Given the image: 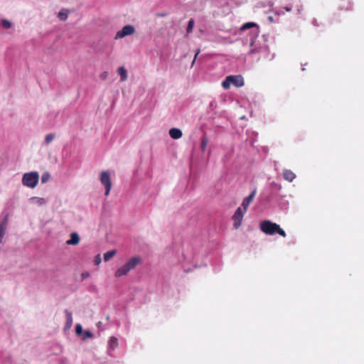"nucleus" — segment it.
Segmentation results:
<instances>
[{"instance_id": "9", "label": "nucleus", "mask_w": 364, "mask_h": 364, "mask_svg": "<svg viewBox=\"0 0 364 364\" xmlns=\"http://www.w3.org/2000/svg\"><path fill=\"white\" fill-rule=\"evenodd\" d=\"M9 223V214H6L0 223V243L5 235Z\"/></svg>"}, {"instance_id": "8", "label": "nucleus", "mask_w": 364, "mask_h": 364, "mask_svg": "<svg viewBox=\"0 0 364 364\" xmlns=\"http://www.w3.org/2000/svg\"><path fill=\"white\" fill-rule=\"evenodd\" d=\"M135 32V28L132 25H126L124 26L122 30L119 31L116 33L115 38H122L127 36H130Z\"/></svg>"}, {"instance_id": "21", "label": "nucleus", "mask_w": 364, "mask_h": 364, "mask_svg": "<svg viewBox=\"0 0 364 364\" xmlns=\"http://www.w3.org/2000/svg\"><path fill=\"white\" fill-rule=\"evenodd\" d=\"M50 178V175L48 172H45L41 176V183H45L48 181Z\"/></svg>"}, {"instance_id": "15", "label": "nucleus", "mask_w": 364, "mask_h": 364, "mask_svg": "<svg viewBox=\"0 0 364 364\" xmlns=\"http://www.w3.org/2000/svg\"><path fill=\"white\" fill-rule=\"evenodd\" d=\"M118 346V340L116 337H111L108 342V349L109 350H114Z\"/></svg>"}, {"instance_id": "11", "label": "nucleus", "mask_w": 364, "mask_h": 364, "mask_svg": "<svg viewBox=\"0 0 364 364\" xmlns=\"http://www.w3.org/2000/svg\"><path fill=\"white\" fill-rule=\"evenodd\" d=\"M283 178L289 182H292L296 178V174L289 169H284Z\"/></svg>"}, {"instance_id": "19", "label": "nucleus", "mask_w": 364, "mask_h": 364, "mask_svg": "<svg viewBox=\"0 0 364 364\" xmlns=\"http://www.w3.org/2000/svg\"><path fill=\"white\" fill-rule=\"evenodd\" d=\"M1 26L6 29H9L11 27V23L6 19H1Z\"/></svg>"}, {"instance_id": "3", "label": "nucleus", "mask_w": 364, "mask_h": 364, "mask_svg": "<svg viewBox=\"0 0 364 364\" xmlns=\"http://www.w3.org/2000/svg\"><path fill=\"white\" fill-rule=\"evenodd\" d=\"M142 259L139 256H135L129 259L124 265L117 269L114 273L116 277H120L126 275L129 271L134 269Z\"/></svg>"}, {"instance_id": "17", "label": "nucleus", "mask_w": 364, "mask_h": 364, "mask_svg": "<svg viewBox=\"0 0 364 364\" xmlns=\"http://www.w3.org/2000/svg\"><path fill=\"white\" fill-rule=\"evenodd\" d=\"M69 11L65 9H61L58 13V18L61 21H65L68 17Z\"/></svg>"}, {"instance_id": "1", "label": "nucleus", "mask_w": 364, "mask_h": 364, "mask_svg": "<svg viewBox=\"0 0 364 364\" xmlns=\"http://www.w3.org/2000/svg\"><path fill=\"white\" fill-rule=\"evenodd\" d=\"M260 230L267 235L278 234L283 237L287 236L285 231L278 224L270 220H263L261 222Z\"/></svg>"}, {"instance_id": "12", "label": "nucleus", "mask_w": 364, "mask_h": 364, "mask_svg": "<svg viewBox=\"0 0 364 364\" xmlns=\"http://www.w3.org/2000/svg\"><path fill=\"white\" fill-rule=\"evenodd\" d=\"M169 135L172 139H178L182 136V131L180 129L171 128L169 130Z\"/></svg>"}, {"instance_id": "22", "label": "nucleus", "mask_w": 364, "mask_h": 364, "mask_svg": "<svg viewBox=\"0 0 364 364\" xmlns=\"http://www.w3.org/2000/svg\"><path fill=\"white\" fill-rule=\"evenodd\" d=\"M75 333H76V335L78 336H82L83 329H82V326L80 323H77L75 326Z\"/></svg>"}, {"instance_id": "35", "label": "nucleus", "mask_w": 364, "mask_h": 364, "mask_svg": "<svg viewBox=\"0 0 364 364\" xmlns=\"http://www.w3.org/2000/svg\"><path fill=\"white\" fill-rule=\"evenodd\" d=\"M101 323H101L100 321V322H98L97 326H101Z\"/></svg>"}, {"instance_id": "7", "label": "nucleus", "mask_w": 364, "mask_h": 364, "mask_svg": "<svg viewBox=\"0 0 364 364\" xmlns=\"http://www.w3.org/2000/svg\"><path fill=\"white\" fill-rule=\"evenodd\" d=\"M247 211L245 210H243L242 207H239L235 210L233 216H232V220H233V226L235 229H237L240 228V226L242 224V221L244 217V215L245 214Z\"/></svg>"}, {"instance_id": "34", "label": "nucleus", "mask_w": 364, "mask_h": 364, "mask_svg": "<svg viewBox=\"0 0 364 364\" xmlns=\"http://www.w3.org/2000/svg\"><path fill=\"white\" fill-rule=\"evenodd\" d=\"M277 14H284V11H278Z\"/></svg>"}, {"instance_id": "25", "label": "nucleus", "mask_w": 364, "mask_h": 364, "mask_svg": "<svg viewBox=\"0 0 364 364\" xmlns=\"http://www.w3.org/2000/svg\"><path fill=\"white\" fill-rule=\"evenodd\" d=\"M82 336L84 339L85 338H92L93 334L90 331L86 330V331H83Z\"/></svg>"}, {"instance_id": "26", "label": "nucleus", "mask_w": 364, "mask_h": 364, "mask_svg": "<svg viewBox=\"0 0 364 364\" xmlns=\"http://www.w3.org/2000/svg\"><path fill=\"white\" fill-rule=\"evenodd\" d=\"M193 25H194V20L193 19H191L189 21L188 26H187V33H190L192 31L193 28Z\"/></svg>"}, {"instance_id": "16", "label": "nucleus", "mask_w": 364, "mask_h": 364, "mask_svg": "<svg viewBox=\"0 0 364 364\" xmlns=\"http://www.w3.org/2000/svg\"><path fill=\"white\" fill-rule=\"evenodd\" d=\"M119 75H120V79L122 81H124L127 78V70L124 67H120L117 70Z\"/></svg>"}, {"instance_id": "4", "label": "nucleus", "mask_w": 364, "mask_h": 364, "mask_svg": "<svg viewBox=\"0 0 364 364\" xmlns=\"http://www.w3.org/2000/svg\"><path fill=\"white\" fill-rule=\"evenodd\" d=\"M39 181V174L37 171H31L23 174L22 178V183L23 186L33 188Z\"/></svg>"}, {"instance_id": "5", "label": "nucleus", "mask_w": 364, "mask_h": 364, "mask_svg": "<svg viewBox=\"0 0 364 364\" xmlns=\"http://www.w3.org/2000/svg\"><path fill=\"white\" fill-rule=\"evenodd\" d=\"M231 84L237 87H242L245 84L244 79L241 75H229L222 82V86L225 90H228Z\"/></svg>"}, {"instance_id": "27", "label": "nucleus", "mask_w": 364, "mask_h": 364, "mask_svg": "<svg viewBox=\"0 0 364 364\" xmlns=\"http://www.w3.org/2000/svg\"><path fill=\"white\" fill-rule=\"evenodd\" d=\"M32 200H36L40 205H44L46 203V200L43 198L33 197Z\"/></svg>"}, {"instance_id": "23", "label": "nucleus", "mask_w": 364, "mask_h": 364, "mask_svg": "<svg viewBox=\"0 0 364 364\" xmlns=\"http://www.w3.org/2000/svg\"><path fill=\"white\" fill-rule=\"evenodd\" d=\"M208 138L206 136H203V139H202L201 145H200V148H201L202 151H205V148H206L207 144H208Z\"/></svg>"}, {"instance_id": "18", "label": "nucleus", "mask_w": 364, "mask_h": 364, "mask_svg": "<svg viewBox=\"0 0 364 364\" xmlns=\"http://www.w3.org/2000/svg\"><path fill=\"white\" fill-rule=\"evenodd\" d=\"M117 253L116 250H109L104 254V260L105 262L109 261L112 257H114Z\"/></svg>"}, {"instance_id": "6", "label": "nucleus", "mask_w": 364, "mask_h": 364, "mask_svg": "<svg viewBox=\"0 0 364 364\" xmlns=\"http://www.w3.org/2000/svg\"><path fill=\"white\" fill-rule=\"evenodd\" d=\"M100 182L105 188V195L107 196L109 194L112 188V181L110 173L107 171H104L100 174Z\"/></svg>"}, {"instance_id": "31", "label": "nucleus", "mask_w": 364, "mask_h": 364, "mask_svg": "<svg viewBox=\"0 0 364 364\" xmlns=\"http://www.w3.org/2000/svg\"><path fill=\"white\" fill-rule=\"evenodd\" d=\"M156 15L158 17H164L166 16V13H157Z\"/></svg>"}, {"instance_id": "28", "label": "nucleus", "mask_w": 364, "mask_h": 364, "mask_svg": "<svg viewBox=\"0 0 364 364\" xmlns=\"http://www.w3.org/2000/svg\"><path fill=\"white\" fill-rule=\"evenodd\" d=\"M108 75V73L105 71L100 75V78L103 80H106Z\"/></svg>"}, {"instance_id": "14", "label": "nucleus", "mask_w": 364, "mask_h": 364, "mask_svg": "<svg viewBox=\"0 0 364 364\" xmlns=\"http://www.w3.org/2000/svg\"><path fill=\"white\" fill-rule=\"evenodd\" d=\"M65 314L66 316L65 327L67 328H70L73 324V315H72V313L70 311H68V309L65 310Z\"/></svg>"}, {"instance_id": "10", "label": "nucleus", "mask_w": 364, "mask_h": 364, "mask_svg": "<svg viewBox=\"0 0 364 364\" xmlns=\"http://www.w3.org/2000/svg\"><path fill=\"white\" fill-rule=\"evenodd\" d=\"M256 193L257 191L256 189H254L247 197L244 198L241 205V207L243 210H245V211H247L248 206L255 197Z\"/></svg>"}, {"instance_id": "24", "label": "nucleus", "mask_w": 364, "mask_h": 364, "mask_svg": "<svg viewBox=\"0 0 364 364\" xmlns=\"http://www.w3.org/2000/svg\"><path fill=\"white\" fill-rule=\"evenodd\" d=\"M55 137V134H53V133H50V134H48L46 136V138H45V143L46 144H50L53 139H54Z\"/></svg>"}, {"instance_id": "29", "label": "nucleus", "mask_w": 364, "mask_h": 364, "mask_svg": "<svg viewBox=\"0 0 364 364\" xmlns=\"http://www.w3.org/2000/svg\"><path fill=\"white\" fill-rule=\"evenodd\" d=\"M101 262V258H100V255H98L95 259V264H99Z\"/></svg>"}, {"instance_id": "20", "label": "nucleus", "mask_w": 364, "mask_h": 364, "mask_svg": "<svg viewBox=\"0 0 364 364\" xmlns=\"http://www.w3.org/2000/svg\"><path fill=\"white\" fill-rule=\"evenodd\" d=\"M257 25L253 22H248L242 25L241 30H247L252 27H256Z\"/></svg>"}, {"instance_id": "32", "label": "nucleus", "mask_w": 364, "mask_h": 364, "mask_svg": "<svg viewBox=\"0 0 364 364\" xmlns=\"http://www.w3.org/2000/svg\"><path fill=\"white\" fill-rule=\"evenodd\" d=\"M284 9L287 11V12H289L291 11V7H289V6H285L284 7Z\"/></svg>"}, {"instance_id": "30", "label": "nucleus", "mask_w": 364, "mask_h": 364, "mask_svg": "<svg viewBox=\"0 0 364 364\" xmlns=\"http://www.w3.org/2000/svg\"><path fill=\"white\" fill-rule=\"evenodd\" d=\"M199 53H200V50H199V49H198V50H197V51H196V53H195V55H194V58H193V61H192L191 65H193V64L194 63V62H195V60H196V58L197 55L199 54Z\"/></svg>"}, {"instance_id": "13", "label": "nucleus", "mask_w": 364, "mask_h": 364, "mask_svg": "<svg viewBox=\"0 0 364 364\" xmlns=\"http://www.w3.org/2000/svg\"><path fill=\"white\" fill-rule=\"evenodd\" d=\"M80 242V236L77 232H72L70 234V239L67 240L68 245H76Z\"/></svg>"}, {"instance_id": "2", "label": "nucleus", "mask_w": 364, "mask_h": 364, "mask_svg": "<svg viewBox=\"0 0 364 364\" xmlns=\"http://www.w3.org/2000/svg\"><path fill=\"white\" fill-rule=\"evenodd\" d=\"M142 259L139 256H135L129 259L124 265L117 269L114 273L116 277H120L126 275L129 271L134 269Z\"/></svg>"}, {"instance_id": "33", "label": "nucleus", "mask_w": 364, "mask_h": 364, "mask_svg": "<svg viewBox=\"0 0 364 364\" xmlns=\"http://www.w3.org/2000/svg\"><path fill=\"white\" fill-rule=\"evenodd\" d=\"M82 277H84V278H85V277H87V276H88V273H82Z\"/></svg>"}]
</instances>
